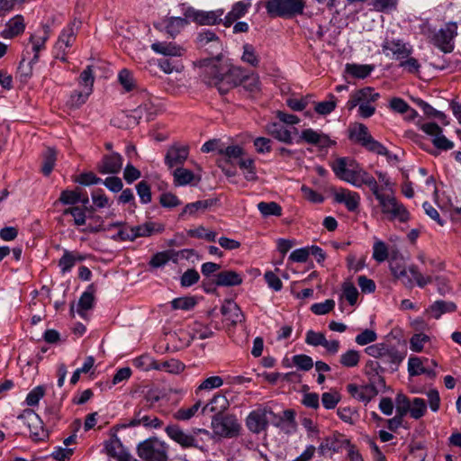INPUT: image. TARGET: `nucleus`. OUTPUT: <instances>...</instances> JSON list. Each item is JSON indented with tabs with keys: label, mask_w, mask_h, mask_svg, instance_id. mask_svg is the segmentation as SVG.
Segmentation results:
<instances>
[{
	"label": "nucleus",
	"mask_w": 461,
	"mask_h": 461,
	"mask_svg": "<svg viewBox=\"0 0 461 461\" xmlns=\"http://www.w3.org/2000/svg\"><path fill=\"white\" fill-rule=\"evenodd\" d=\"M301 140L303 141L318 146L320 148H327L333 145L335 142L332 141L329 136L317 132L312 129L303 130L300 136Z\"/></svg>",
	"instance_id": "26"
},
{
	"label": "nucleus",
	"mask_w": 461,
	"mask_h": 461,
	"mask_svg": "<svg viewBox=\"0 0 461 461\" xmlns=\"http://www.w3.org/2000/svg\"><path fill=\"white\" fill-rule=\"evenodd\" d=\"M168 446L158 438H149L138 445V456L144 461H168Z\"/></svg>",
	"instance_id": "4"
},
{
	"label": "nucleus",
	"mask_w": 461,
	"mask_h": 461,
	"mask_svg": "<svg viewBox=\"0 0 461 461\" xmlns=\"http://www.w3.org/2000/svg\"><path fill=\"white\" fill-rule=\"evenodd\" d=\"M240 167L244 171V175L247 180L252 181L257 178V174L254 166V160L252 158H242L237 163Z\"/></svg>",
	"instance_id": "53"
},
{
	"label": "nucleus",
	"mask_w": 461,
	"mask_h": 461,
	"mask_svg": "<svg viewBox=\"0 0 461 461\" xmlns=\"http://www.w3.org/2000/svg\"><path fill=\"white\" fill-rule=\"evenodd\" d=\"M239 85H241L246 91L251 95H257L261 90V83L258 74H247L242 68V76L238 77Z\"/></svg>",
	"instance_id": "29"
},
{
	"label": "nucleus",
	"mask_w": 461,
	"mask_h": 461,
	"mask_svg": "<svg viewBox=\"0 0 461 461\" xmlns=\"http://www.w3.org/2000/svg\"><path fill=\"white\" fill-rule=\"evenodd\" d=\"M149 410L144 406H140L136 410L133 418L129 422V426L136 427L142 425L147 428H160L163 422L157 416L149 415L147 413Z\"/></svg>",
	"instance_id": "17"
},
{
	"label": "nucleus",
	"mask_w": 461,
	"mask_h": 461,
	"mask_svg": "<svg viewBox=\"0 0 461 461\" xmlns=\"http://www.w3.org/2000/svg\"><path fill=\"white\" fill-rule=\"evenodd\" d=\"M174 183L176 185H185L190 184L194 178V173L183 167H177L173 171Z\"/></svg>",
	"instance_id": "42"
},
{
	"label": "nucleus",
	"mask_w": 461,
	"mask_h": 461,
	"mask_svg": "<svg viewBox=\"0 0 461 461\" xmlns=\"http://www.w3.org/2000/svg\"><path fill=\"white\" fill-rule=\"evenodd\" d=\"M151 49L157 53L173 57H181L185 52V50L180 45L167 41L154 42Z\"/></svg>",
	"instance_id": "30"
},
{
	"label": "nucleus",
	"mask_w": 461,
	"mask_h": 461,
	"mask_svg": "<svg viewBox=\"0 0 461 461\" xmlns=\"http://www.w3.org/2000/svg\"><path fill=\"white\" fill-rule=\"evenodd\" d=\"M390 269L395 278L402 279L407 287H412V279L407 275V270L402 258L393 256L390 259Z\"/></svg>",
	"instance_id": "28"
},
{
	"label": "nucleus",
	"mask_w": 461,
	"mask_h": 461,
	"mask_svg": "<svg viewBox=\"0 0 461 461\" xmlns=\"http://www.w3.org/2000/svg\"><path fill=\"white\" fill-rule=\"evenodd\" d=\"M243 62L257 68L259 64V59L256 52L255 48L251 44H245L243 46V54L241 57Z\"/></svg>",
	"instance_id": "52"
},
{
	"label": "nucleus",
	"mask_w": 461,
	"mask_h": 461,
	"mask_svg": "<svg viewBox=\"0 0 461 461\" xmlns=\"http://www.w3.org/2000/svg\"><path fill=\"white\" fill-rule=\"evenodd\" d=\"M420 129L428 135L433 137V145L442 150L454 148V143L442 134V129L436 122H427L420 125Z\"/></svg>",
	"instance_id": "14"
},
{
	"label": "nucleus",
	"mask_w": 461,
	"mask_h": 461,
	"mask_svg": "<svg viewBox=\"0 0 461 461\" xmlns=\"http://www.w3.org/2000/svg\"><path fill=\"white\" fill-rule=\"evenodd\" d=\"M379 203L381 212L387 216L390 221L398 220L401 222H406L410 219V213L406 207L400 203L391 190V193H383L381 190L375 194Z\"/></svg>",
	"instance_id": "3"
},
{
	"label": "nucleus",
	"mask_w": 461,
	"mask_h": 461,
	"mask_svg": "<svg viewBox=\"0 0 461 461\" xmlns=\"http://www.w3.org/2000/svg\"><path fill=\"white\" fill-rule=\"evenodd\" d=\"M185 24V19L181 17H171L167 22L166 30L167 33L174 36L175 34L178 33Z\"/></svg>",
	"instance_id": "60"
},
{
	"label": "nucleus",
	"mask_w": 461,
	"mask_h": 461,
	"mask_svg": "<svg viewBox=\"0 0 461 461\" xmlns=\"http://www.w3.org/2000/svg\"><path fill=\"white\" fill-rule=\"evenodd\" d=\"M221 312L228 325L234 327L245 321V316L240 306L231 300L224 301L221 307Z\"/></svg>",
	"instance_id": "19"
},
{
	"label": "nucleus",
	"mask_w": 461,
	"mask_h": 461,
	"mask_svg": "<svg viewBox=\"0 0 461 461\" xmlns=\"http://www.w3.org/2000/svg\"><path fill=\"white\" fill-rule=\"evenodd\" d=\"M349 139L361 144L366 149L378 155H387V149L375 140L363 123H355L348 129Z\"/></svg>",
	"instance_id": "5"
},
{
	"label": "nucleus",
	"mask_w": 461,
	"mask_h": 461,
	"mask_svg": "<svg viewBox=\"0 0 461 461\" xmlns=\"http://www.w3.org/2000/svg\"><path fill=\"white\" fill-rule=\"evenodd\" d=\"M347 391L355 399L363 402H369L378 394V390L374 384H366L358 386L355 384H348Z\"/></svg>",
	"instance_id": "20"
},
{
	"label": "nucleus",
	"mask_w": 461,
	"mask_h": 461,
	"mask_svg": "<svg viewBox=\"0 0 461 461\" xmlns=\"http://www.w3.org/2000/svg\"><path fill=\"white\" fill-rule=\"evenodd\" d=\"M456 305L453 302L438 300L434 302L427 310L434 319H439L442 314L455 312Z\"/></svg>",
	"instance_id": "35"
},
{
	"label": "nucleus",
	"mask_w": 461,
	"mask_h": 461,
	"mask_svg": "<svg viewBox=\"0 0 461 461\" xmlns=\"http://www.w3.org/2000/svg\"><path fill=\"white\" fill-rule=\"evenodd\" d=\"M250 6V4H245L243 2H237L232 6L231 10L227 14V15L224 17L223 25L225 27H230L234 22H236L238 19L243 17L249 7Z\"/></svg>",
	"instance_id": "36"
},
{
	"label": "nucleus",
	"mask_w": 461,
	"mask_h": 461,
	"mask_svg": "<svg viewBox=\"0 0 461 461\" xmlns=\"http://www.w3.org/2000/svg\"><path fill=\"white\" fill-rule=\"evenodd\" d=\"M94 81L95 77L93 75L92 66H87L79 76V84L84 86L85 89L82 92H75L71 95V100L76 105H81L86 101L93 91Z\"/></svg>",
	"instance_id": "12"
},
{
	"label": "nucleus",
	"mask_w": 461,
	"mask_h": 461,
	"mask_svg": "<svg viewBox=\"0 0 461 461\" xmlns=\"http://www.w3.org/2000/svg\"><path fill=\"white\" fill-rule=\"evenodd\" d=\"M203 408V402L198 400L194 405L186 408H180L174 414V419L177 420H189L192 419L197 411Z\"/></svg>",
	"instance_id": "41"
},
{
	"label": "nucleus",
	"mask_w": 461,
	"mask_h": 461,
	"mask_svg": "<svg viewBox=\"0 0 461 461\" xmlns=\"http://www.w3.org/2000/svg\"><path fill=\"white\" fill-rule=\"evenodd\" d=\"M87 211H93V208H82L80 206H72L67 208L63 211V215H71L73 217V221L76 226H85L86 222V212Z\"/></svg>",
	"instance_id": "40"
},
{
	"label": "nucleus",
	"mask_w": 461,
	"mask_h": 461,
	"mask_svg": "<svg viewBox=\"0 0 461 461\" xmlns=\"http://www.w3.org/2000/svg\"><path fill=\"white\" fill-rule=\"evenodd\" d=\"M86 258V255L77 251L65 250L63 256L59 260V267L62 273L71 270V268L78 262H82Z\"/></svg>",
	"instance_id": "33"
},
{
	"label": "nucleus",
	"mask_w": 461,
	"mask_h": 461,
	"mask_svg": "<svg viewBox=\"0 0 461 461\" xmlns=\"http://www.w3.org/2000/svg\"><path fill=\"white\" fill-rule=\"evenodd\" d=\"M293 363L303 371H309L314 365L312 358L304 354L294 356Z\"/></svg>",
	"instance_id": "62"
},
{
	"label": "nucleus",
	"mask_w": 461,
	"mask_h": 461,
	"mask_svg": "<svg viewBox=\"0 0 461 461\" xmlns=\"http://www.w3.org/2000/svg\"><path fill=\"white\" fill-rule=\"evenodd\" d=\"M360 361V353L355 349H349L339 357V363L348 368L355 367Z\"/></svg>",
	"instance_id": "48"
},
{
	"label": "nucleus",
	"mask_w": 461,
	"mask_h": 461,
	"mask_svg": "<svg viewBox=\"0 0 461 461\" xmlns=\"http://www.w3.org/2000/svg\"><path fill=\"white\" fill-rule=\"evenodd\" d=\"M276 415L268 407H258L252 411L246 419V426L255 434L267 430L270 422H275Z\"/></svg>",
	"instance_id": "6"
},
{
	"label": "nucleus",
	"mask_w": 461,
	"mask_h": 461,
	"mask_svg": "<svg viewBox=\"0 0 461 461\" xmlns=\"http://www.w3.org/2000/svg\"><path fill=\"white\" fill-rule=\"evenodd\" d=\"M167 435L175 442L179 444L184 448H198L203 450V447L199 446L198 440L195 438V434L204 433L206 435L209 432L203 429H196L193 431V434H188L185 432L178 425L170 424L167 425L165 429Z\"/></svg>",
	"instance_id": "7"
},
{
	"label": "nucleus",
	"mask_w": 461,
	"mask_h": 461,
	"mask_svg": "<svg viewBox=\"0 0 461 461\" xmlns=\"http://www.w3.org/2000/svg\"><path fill=\"white\" fill-rule=\"evenodd\" d=\"M131 229L134 234V240L137 238L149 237L155 232L159 233L164 230L163 225L152 221H148L141 225L131 227Z\"/></svg>",
	"instance_id": "39"
},
{
	"label": "nucleus",
	"mask_w": 461,
	"mask_h": 461,
	"mask_svg": "<svg viewBox=\"0 0 461 461\" xmlns=\"http://www.w3.org/2000/svg\"><path fill=\"white\" fill-rule=\"evenodd\" d=\"M24 30L25 23L23 16L17 14L6 23L5 28L1 32V36L4 39H13L22 34Z\"/></svg>",
	"instance_id": "27"
},
{
	"label": "nucleus",
	"mask_w": 461,
	"mask_h": 461,
	"mask_svg": "<svg viewBox=\"0 0 461 461\" xmlns=\"http://www.w3.org/2000/svg\"><path fill=\"white\" fill-rule=\"evenodd\" d=\"M396 413L405 416L410 410L411 402L409 398L403 393H398L395 398Z\"/></svg>",
	"instance_id": "64"
},
{
	"label": "nucleus",
	"mask_w": 461,
	"mask_h": 461,
	"mask_svg": "<svg viewBox=\"0 0 461 461\" xmlns=\"http://www.w3.org/2000/svg\"><path fill=\"white\" fill-rule=\"evenodd\" d=\"M106 453L117 461H130V454L122 447L119 439L112 440L105 446Z\"/></svg>",
	"instance_id": "37"
},
{
	"label": "nucleus",
	"mask_w": 461,
	"mask_h": 461,
	"mask_svg": "<svg viewBox=\"0 0 461 461\" xmlns=\"http://www.w3.org/2000/svg\"><path fill=\"white\" fill-rule=\"evenodd\" d=\"M426 411L427 406L425 401L421 398H414L409 410L411 418L419 420L425 414Z\"/></svg>",
	"instance_id": "54"
},
{
	"label": "nucleus",
	"mask_w": 461,
	"mask_h": 461,
	"mask_svg": "<svg viewBox=\"0 0 461 461\" xmlns=\"http://www.w3.org/2000/svg\"><path fill=\"white\" fill-rule=\"evenodd\" d=\"M388 258V248L382 240H376L373 247V258L381 263Z\"/></svg>",
	"instance_id": "57"
},
{
	"label": "nucleus",
	"mask_w": 461,
	"mask_h": 461,
	"mask_svg": "<svg viewBox=\"0 0 461 461\" xmlns=\"http://www.w3.org/2000/svg\"><path fill=\"white\" fill-rule=\"evenodd\" d=\"M267 131L268 134L281 142L290 144L293 141L290 131H288L280 123L272 122L267 124Z\"/></svg>",
	"instance_id": "38"
},
{
	"label": "nucleus",
	"mask_w": 461,
	"mask_h": 461,
	"mask_svg": "<svg viewBox=\"0 0 461 461\" xmlns=\"http://www.w3.org/2000/svg\"><path fill=\"white\" fill-rule=\"evenodd\" d=\"M408 372L411 376L427 372V368L423 366V360L418 357H411L408 361Z\"/></svg>",
	"instance_id": "55"
},
{
	"label": "nucleus",
	"mask_w": 461,
	"mask_h": 461,
	"mask_svg": "<svg viewBox=\"0 0 461 461\" xmlns=\"http://www.w3.org/2000/svg\"><path fill=\"white\" fill-rule=\"evenodd\" d=\"M90 222L88 224L86 223L85 228L83 229L84 232L87 233H95L101 230H110L109 226L107 228H104V221L100 216H89Z\"/></svg>",
	"instance_id": "56"
},
{
	"label": "nucleus",
	"mask_w": 461,
	"mask_h": 461,
	"mask_svg": "<svg viewBox=\"0 0 461 461\" xmlns=\"http://www.w3.org/2000/svg\"><path fill=\"white\" fill-rule=\"evenodd\" d=\"M457 36V24L454 22L446 23L430 38V42L444 53H450L454 50V39Z\"/></svg>",
	"instance_id": "8"
},
{
	"label": "nucleus",
	"mask_w": 461,
	"mask_h": 461,
	"mask_svg": "<svg viewBox=\"0 0 461 461\" xmlns=\"http://www.w3.org/2000/svg\"><path fill=\"white\" fill-rule=\"evenodd\" d=\"M331 168L339 179L354 185L359 168L356 160L349 158H339L331 164Z\"/></svg>",
	"instance_id": "10"
},
{
	"label": "nucleus",
	"mask_w": 461,
	"mask_h": 461,
	"mask_svg": "<svg viewBox=\"0 0 461 461\" xmlns=\"http://www.w3.org/2000/svg\"><path fill=\"white\" fill-rule=\"evenodd\" d=\"M197 43L200 48L206 47L209 43H212L216 47H220L219 37L212 31H204L198 34Z\"/></svg>",
	"instance_id": "49"
},
{
	"label": "nucleus",
	"mask_w": 461,
	"mask_h": 461,
	"mask_svg": "<svg viewBox=\"0 0 461 461\" xmlns=\"http://www.w3.org/2000/svg\"><path fill=\"white\" fill-rule=\"evenodd\" d=\"M306 3L304 0H267L265 7L271 18L291 19L302 15Z\"/></svg>",
	"instance_id": "2"
},
{
	"label": "nucleus",
	"mask_w": 461,
	"mask_h": 461,
	"mask_svg": "<svg viewBox=\"0 0 461 461\" xmlns=\"http://www.w3.org/2000/svg\"><path fill=\"white\" fill-rule=\"evenodd\" d=\"M227 71L228 69L223 67L219 60H205L203 65V80L209 86L210 80L213 81L214 78H221V76H223Z\"/></svg>",
	"instance_id": "25"
},
{
	"label": "nucleus",
	"mask_w": 461,
	"mask_h": 461,
	"mask_svg": "<svg viewBox=\"0 0 461 461\" xmlns=\"http://www.w3.org/2000/svg\"><path fill=\"white\" fill-rule=\"evenodd\" d=\"M122 167V158L116 152L104 155L96 167L97 171L103 175L119 173Z\"/></svg>",
	"instance_id": "18"
},
{
	"label": "nucleus",
	"mask_w": 461,
	"mask_h": 461,
	"mask_svg": "<svg viewBox=\"0 0 461 461\" xmlns=\"http://www.w3.org/2000/svg\"><path fill=\"white\" fill-rule=\"evenodd\" d=\"M364 371L365 375L368 377L369 384H374L375 387H384L385 385L384 378L382 375V373L384 371V367L381 366L379 361H367Z\"/></svg>",
	"instance_id": "21"
},
{
	"label": "nucleus",
	"mask_w": 461,
	"mask_h": 461,
	"mask_svg": "<svg viewBox=\"0 0 461 461\" xmlns=\"http://www.w3.org/2000/svg\"><path fill=\"white\" fill-rule=\"evenodd\" d=\"M133 366L142 371L155 369L156 360L149 355L144 354L133 359Z\"/></svg>",
	"instance_id": "51"
},
{
	"label": "nucleus",
	"mask_w": 461,
	"mask_h": 461,
	"mask_svg": "<svg viewBox=\"0 0 461 461\" xmlns=\"http://www.w3.org/2000/svg\"><path fill=\"white\" fill-rule=\"evenodd\" d=\"M331 194L336 203H343L350 212L356 211L359 206L360 195L357 192L341 187L339 189H331Z\"/></svg>",
	"instance_id": "15"
},
{
	"label": "nucleus",
	"mask_w": 461,
	"mask_h": 461,
	"mask_svg": "<svg viewBox=\"0 0 461 461\" xmlns=\"http://www.w3.org/2000/svg\"><path fill=\"white\" fill-rule=\"evenodd\" d=\"M229 407V401L223 394H215L213 398L205 405L203 406L201 412H212L215 415H221Z\"/></svg>",
	"instance_id": "31"
},
{
	"label": "nucleus",
	"mask_w": 461,
	"mask_h": 461,
	"mask_svg": "<svg viewBox=\"0 0 461 461\" xmlns=\"http://www.w3.org/2000/svg\"><path fill=\"white\" fill-rule=\"evenodd\" d=\"M374 69L371 65L348 64L346 66L347 73L357 78H366Z\"/></svg>",
	"instance_id": "45"
},
{
	"label": "nucleus",
	"mask_w": 461,
	"mask_h": 461,
	"mask_svg": "<svg viewBox=\"0 0 461 461\" xmlns=\"http://www.w3.org/2000/svg\"><path fill=\"white\" fill-rule=\"evenodd\" d=\"M50 37V28L44 25L41 30L37 31L30 37V41L32 44V50L34 52L33 58L31 59L30 64H35L39 60V53L45 48V43Z\"/></svg>",
	"instance_id": "24"
},
{
	"label": "nucleus",
	"mask_w": 461,
	"mask_h": 461,
	"mask_svg": "<svg viewBox=\"0 0 461 461\" xmlns=\"http://www.w3.org/2000/svg\"><path fill=\"white\" fill-rule=\"evenodd\" d=\"M223 15V10L218 9L215 11H199L190 10L188 16L196 23L200 25H214L220 23H223L221 16Z\"/></svg>",
	"instance_id": "16"
},
{
	"label": "nucleus",
	"mask_w": 461,
	"mask_h": 461,
	"mask_svg": "<svg viewBox=\"0 0 461 461\" xmlns=\"http://www.w3.org/2000/svg\"><path fill=\"white\" fill-rule=\"evenodd\" d=\"M243 149L238 145L219 149V154L224 156L228 161L236 164L243 158Z\"/></svg>",
	"instance_id": "47"
},
{
	"label": "nucleus",
	"mask_w": 461,
	"mask_h": 461,
	"mask_svg": "<svg viewBox=\"0 0 461 461\" xmlns=\"http://www.w3.org/2000/svg\"><path fill=\"white\" fill-rule=\"evenodd\" d=\"M189 155V148L185 145L173 144L165 155V164L169 169L177 168L184 165Z\"/></svg>",
	"instance_id": "13"
},
{
	"label": "nucleus",
	"mask_w": 461,
	"mask_h": 461,
	"mask_svg": "<svg viewBox=\"0 0 461 461\" xmlns=\"http://www.w3.org/2000/svg\"><path fill=\"white\" fill-rule=\"evenodd\" d=\"M213 283L218 286H235L242 283V277L236 271L226 270L218 273Z\"/></svg>",
	"instance_id": "32"
},
{
	"label": "nucleus",
	"mask_w": 461,
	"mask_h": 461,
	"mask_svg": "<svg viewBox=\"0 0 461 461\" xmlns=\"http://www.w3.org/2000/svg\"><path fill=\"white\" fill-rule=\"evenodd\" d=\"M383 50L391 51L393 56L398 60L407 59L412 52L411 47L401 40H386L383 44Z\"/></svg>",
	"instance_id": "23"
},
{
	"label": "nucleus",
	"mask_w": 461,
	"mask_h": 461,
	"mask_svg": "<svg viewBox=\"0 0 461 461\" xmlns=\"http://www.w3.org/2000/svg\"><path fill=\"white\" fill-rule=\"evenodd\" d=\"M240 76H242V68L234 67L228 69L221 78L210 80L209 86L216 87L221 95H224L239 85L238 77Z\"/></svg>",
	"instance_id": "11"
},
{
	"label": "nucleus",
	"mask_w": 461,
	"mask_h": 461,
	"mask_svg": "<svg viewBox=\"0 0 461 461\" xmlns=\"http://www.w3.org/2000/svg\"><path fill=\"white\" fill-rule=\"evenodd\" d=\"M363 185L368 186L374 195L381 190L375 178L359 166L354 186L360 187Z\"/></svg>",
	"instance_id": "34"
},
{
	"label": "nucleus",
	"mask_w": 461,
	"mask_h": 461,
	"mask_svg": "<svg viewBox=\"0 0 461 461\" xmlns=\"http://www.w3.org/2000/svg\"><path fill=\"white\" fill-rule=\"evenodd\" d=\"M185 368V366L176 359H169L163 362L156 361L155 370H165L170 374H179Z\"/></svg>",
	"instance_id": "43"
},
{
	"label": "nucleus",
	"mask_w": 461,
	"mask_h": 461,
	"mask_svg": "<svg viewBox=\"0 0 461 461\" xmlns=\"http://www.w3.org/2000/svg\"><path fill=\"white\" fill-rule=\"evenodd\" d=\"M258 209L264 217L282 215V207L276 202H260Z\"/></svg>",
	"instance_id": "46"
},
{
	"label": "nucleus",
	"mask_w": 461,
	"mask_h": 461,
	"mask_svg": "<svg viewBox=\"0 0 461 461\" xmlns=\"http://www.w3.org/2000/svg\"><path fill=\"white\" fill-rule=\"evenodd\" d=\"M113 227H122L119 231L112 237L113 240H121V241H133L134 234L131 227L126 226L122 222H115L109 225V228Z\"/></svg>",
	"instance_id": "44"
},
{
	"label": "nucleus",
	"mask_w": 461,
	"mask_h": 461,
	"mask_svg": "<svg viewBox=\"0 0 461 461\" xmlns=\"http://www.w3.org/2000/svg\"><path fill=\"white\" fill-rule=\"evenodd\" d=\"M379 94L375 93L372 87H364L350 95V98L347 103L348 110H353L360 103H371L378 99Z\"/></svg>",
	"instance_id": "22"
},
{
	"label": "nucleus",
	"mask_w": 461,
	"mask_h": 461,
	"mask_svg": "<svg viewBox=\"0 0 461 461\" xmlns=\"http://www.w3.org/2000/svg\"><path fill=\"white\" fill-rule=\"evenodd\" d=\"M340 401V394L338 392H327L321 395L322 405L326 409H334Z\"/></svg>",
	"instance_id": "63"
},
{
	"label": "nucleus",
	"mask_w": 461,
	"mask_h": 461,
	"mask_svg": "<svg viewBox=\"0 0 461 461\" xmlns=\"http://www.w3.org/2000/svg\"><path fill=\"white\" fill-rule=\"evenodd\" d=\"M223 384V380L221 376H210L203 380L202 384L197 387L195 393L196 394L203 390H212L214 388H219Z\"/></svg>",
	"instance_id": "61"
},
{
	"label": "nucleus",
	"mask_w": 461,
	"mask_h": 461,
	"mask_svg": "<svg viewBox=\"0 0 461 461\" xmlns=\"http://www.w3.org/2000/svg\"><path fill=\"white\" fill-rule=\"evenodd\" d=\"M343 296L349 303L354 305L358 298V291L351 282H344L342 285Z\"/></svg>",
	"instance_id": "58"
},
{
	"label": "nucleus",
	"mask_w": 461,
	"mask_h": 461,
	"mask_svg": "<svg viewBox=\"0 0 461 461\" xmlns=\"http://www.w3.org/2000/svg\"><path fill=\"white\" fill-rule=\"evenodd\" d=\"M213 432L223 438H233L240 434V424L233 415H214L212 420Z\"/></svg>",
	"instance_id": "9"
},
{
	"label": "nucleus",
	"mask_w": 461,
	"mask_h": 461,
	"mask_svg": "<svg viewBox=\"0 0 461 461\" xmlns=\"http://www.w3.org/2000/svg\"><path fill=\"white\" fill-rule=\"evenodd\" d=\"M429 337L424 333L414 334L410 339V348L413 352H421L424 344L429 342Z\"/></svg>",
	"instance_id": "59"
},
{
	"label": "nucleus",
	"mask_w": 461,
	"mask_h": 461,
	"mask_svg": "<svg viewBox=\"0 0 461 461\" xmlns=\"http://www.w3.org/2000/svg\"><path fill=\"white\" fill-rule=\"evenodd\" d=\"M370 357L379 359L381 366L385 369L394 372L405 358L406 353L401 352L395 347L384 343L368 346L365 349Z\"/></svg>",
	"instance_id": "1"
},
{
	"label": "nucleus",
	"mask_w": 461,
	"mask_h": 461,
	"mask_svg": "<svg viewBox=\"0 0 461 461\" xmlns=\"http://www.w3.org/2000/svg\"><path fill=\"white\" fill-rule=\"evenodd\" d=\"M57 159V152L55 149L49 148L44 154L43 157V164L41 167V171L45 176H49L54 166Z\"/></svg>",
	"instance_id": "50"
}]
</instances>
